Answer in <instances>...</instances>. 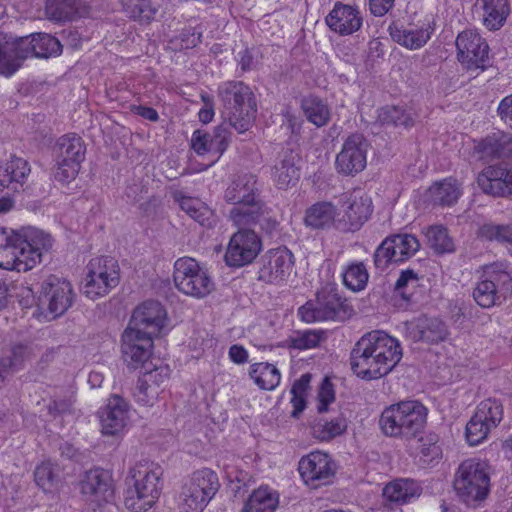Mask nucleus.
Returning a JSON list of instances; mask_svg holds the SVG:
<instances>
[{
	"label": "nucleus",
	"instance_id": "423d86ee",
	"mask_svg": "<svg viewBox=\"0 0 512 512\" xmlns=\"http://www.w3.org/2000/svg\"><path fill=\"white\" fill-rule=\"evenodd\" d=\"M220 488L216 472L209 468L197 470L185 481L178 497L182 512H203Z\"/></svg>",
	"mask_w": 512,
	"mask_h": 512
},
{
	"label": "nucleus",
	"instance_id": "ddd939ff",
	"mask_svg": "<svg viewBox=\"0 0 512 512\" xmlns=\"http://www.w3.org/2000/svg\"><path fill=\"white\" fill-rule=\"evenodd\" d=\"M294 263V255L287 247L270 249L258 262L257 280L265 284L281 286L291 275Z\"/></svg>",
	"mask_w": 512,
	"mask_h": 512
},
{
	"label": "nucleus",
	"instance_id": "1a4fd4ad",
	"mask_svg": "<svg viewBox=\"0 0 512 512\" xmlns=\"http://www.w3.org/2000/svg\"><path fill=\"white\" fill-rule=\"evenodd\" d=\"M351 307L335 290L322 289L316 299L306 302L298 310L301 319L307 323L317 321H344L351 315Z\"/></svg>",
	"mask_w": 512,
	"mask_h": 512
},
{
	"label": "nucleus",
	"instance_id": "473e14b6",
	"mask_svg": "<svg viewBox=\"0 0 512 512\" xmlns=\"http://www.w3.org/2000/svg\"><path fill=\"white\" fill-rule=\"evenodd\" d=\"M86 146L82 138L76 134L61 136L56 144V160L80 164L84 161Z\"/></svg>",
	"mask_w": 512,
	"mask_h": 512
},
{
	"label": "nucleus",
	"instance_id": "412c9836",
	"mask_svg": "<svg viewBox=\"0 0 512 512\" xmlns=\"http://www.w3.org/2000/svg\"><path fill=\"white\" fill-rule=\"evenodd\" d=\"M372 213V200L361 189L349 194L345 202L343 217L337 220L336 229L341 232L357 231Z\"/></svg>",
	"mask_w": 512,
	"mask_h": 512
},
{
	"label": "nucleus",
	"instance_id": "2f4dec72",
	"mask_svg": "<svg viewBox=\"0 0 512 512\" xmlns=\"http://www.w3.org/2000/svg\"><path fill=\"white\" fill-rule=\"evenodd\" d=\"M337 209L331 202H317L306 209L304 223L312 229H328L336 227Z\"/></svg>",
	"mask_w": 512,
	"mask_h": 512
},
{
	"label": "nucleus",
	"instance_id": "e2e57ef3",
	"mask_svg": "<svg viewBox=\"0 0 512 512\" xmlns=\"http://www.w3.org/2000/svg\"><path fill=\"white\" fill-rule=\"evenodd\" d=\"M334 399H335V394H334V390H333V385L327 378H325L322 381V384L320 386L319 393H318V400H319V404L317 406L318 412L323 413V412L327 411L328 405L330 403H332L334 401Z\"/></svg>",
	"mask_w": 512,
	"mask_h": 512
},
{
	"label": "nucleus",
	"instance_id": "a18cd8bd",
	"mask_svg": "<svg viewBox=\"0 0 512 512\" xmlns=\"http://www.w3.org/2000/svg\"><path fill=\"white\" fill-rule=\"evenodd\" d=\"M301 108L307 120L317 127L325 126L330 120L331 112L328 105L318 97L303 98Z\"/></svg>",
	"mask_w": 512,
	"mask_h": 512
},
{
	"label": "nucleus",
	"instance_id": "f03ea898",
	"mask_svg": "<svg viewBox=\"0 0 512 512\" xmlns=\"http://www.w3.org/2000/svg\"><path fill=\"white\" fill-rule=\"evenodd\" d=\"M53 246L50 234L34 227H25L8 234L0 231V268L28 271L42 262Z\"/></svg>",
	"mask_w": 512,
	"mask_h": 512
},
{
	"label": "nucleus",
	"instance_id": "f704fd0d",
	"mask_svg": "<svg viewBox=\"0 0 512 512\" xmlns=\"http://www.w3.org/2000/svg\"><path fill=\"white\" fill-rule=\"evenodd\" d=\"M28 161L17 156L0 165V187L8 188L10 185H22L30 174Z\"/></svg>",
	"mask_w": 512,
	"mask_h": 512
},
{
	"label": "nucleus",
	"instance_id": "b1692460",
	"mask_svg": "<svg viewBox=\"0 0 512 512\" xmlns=\"http://www.w3.org/2000/svg\"><path fill=\"white\" fill-rule=\"evenodd\" d=\"M99 418L103 435H120L129 420V405L121 396L113 395L108 399L106 406L100 410Z\"/></svg>",
	"mask_w": 512,
	"mask_h": 512
},
{
	"label": "nucleus",
	"instance_id": "79ce46f5",
	"mask_svg": "<svg viewBox=\"0 0 512 512\" xmlns=\"http://www.w3.org/2000/svg\"><path fill=\"white\" fill-rule=\"evenodd\" d=\"M483 23L491 31L499 30L510 14L508 0H481Z\"/></svg>",
	"mask_w": 512,
	"mask_h": 512
},
{
	"label": "nucleus",
	"instance_id": "dca6fc26",
	"mask_svg": "<svg viewBox=\"0 0 512 512\" xmlns=\"http://www.w3.org/2000/svg\"><path fill=\"white\" fill-rule=\"evenodd\" d=\"M459 62L467 70H484L490 65L489 46L474 30L461 32L456 39Z\"/></svg>",
	"mask_w": 512,
	"mask_h": 512
},
{
	"label": "nucleus",
	"instance_id": "0eeeda50",
	"mask_svg": "<svg viewBox=\"0 0 512 512\" xmlns=\"http://www.w3.org/2000/svg\"><path fill=\"white\" fill-rule=\"evenodd\" d=\"M454 488L467 505H474L485 500L490 492V475L487 464L477 459L463 461L457 469Z\"/></svg>",
	"mask_w": 512,
	"mask_h": 512
},
{
	"label": "nucleus",
	"instance_id": "5fc2aeb1",
	"mask_svg": "<svg viewBox=\"0 0 512 512\" xmlns=\"http://www.w3.org/2000/svg\"><path fill=\"white\" fill-rule=\"evenodd\" d=\"M477 415H473L466 424V439L471 446H475L483 442L493 429L488 426L482 419H477Z\"/></svg>",
	"mask_w": 512,
	"mask_h": 512
},
{
	"label": "nucleus",
	"instance_id": "c03bdc74",
	"mask_svg": "<svg viewBox=\"0 0 512 512\" xmlns=\"http://www.w3.org/2000/svg\"><path fill=\"white\" fill-rule=\"evenodd\" d=\"M250 377L263 390H274L280 383L281 374L273 364L260 362L250 366Z\"/></svg>",
	"mask_w": 512,
	"mask_h": 512
},
{
	"label": "nucleus",
	"instance_id": "6ab92c4d",
	"mask_svg": "<svg viewBox=\"0 0 512 512\" xmlns=\"http://www.w3.org/2000/svg\"><path fill=\"white\" fill-rule=\"evenodd\" d=\"M81 493L90 502L101 506L114 500L115 485L112 474L102 468L86 471L80 481Z\"/></svg>",
	"mask_w": 512,
	"mask_h": 512
},
{
	"label": "nucleus",
	"instance_id": "a878e982",
	"mask_svg": "<svg viewBox=\"0 0 512 512\" xmlns=\"http://www.w3.org/2000/svg\"><path fill=\"white\" fill-rule=\"evenodd\" d=\"M298 155L291 149H283L271 167V178L278 189L296 185L300 178Z\"/></svg>",
	"mask_w": 512,
	"mask_h": 512
},
{
	"label": "nucleus",
	"instance_id": "4d7b16f0",
	"mask_svg": "<svg viewBox=\"0 0 512 512\" xmlns=\"http://www.w3.org/2000/svg\"><path fill=\"white\" fill-rule=\"evenodd\" d=\"M420 445V459L424 463H431L438 460L442 456V449L438 444V436L436 434H429L425 438H419Z\"/></svg>",
	"mask_w": 512,
	"mask_h": 512
},
{
	"label": "nucleus",
	"instance_id": "6e6552de",
	"mask_svg": "<svg viewBox=\"0 0 512 512\" xmlns=\"http://www.w3.org/2000/svg\"><path fill=\"white\" fill-rule=\"evenodd\" d=\"M512 290V277L502 264L485 267L473 289V298L482 308L501 305Z\"/></svg>",
	"mask_w": 512,
	"mask_h": 512
},
{
	"label": "nucleus",
	"instance_id": "8fccbe9b",
	"mask_svg": "<svg viewBox=\"0 0 512 512\" xmlns=\"http://www.w3.org/2000/svg\"><path fill=\"white\" fill-rule=\"evenodd\" d=\"M478 236L487 241L512 244V225L494 222L484 223L478 230Z\"/></svg>",
	"mask_w": 512,
	"mask_h": 512
},
{
	"label": "nucleus",
	"instance_id": "e433bc0d",
	"mask_svg": "<svg viewBox=\"0 0 512 512\" xmlns=\"http://www.w3.org/2000/svg\"><path fill=\"white\" fill-rule=\"evenodd\" d=\"M172 197L192 219L203 226L211 225L212 211L199 199L186 196L180 190L173 191Z\"/></svg>",
	"mask_w": 512,
	"mask_h": 512
},
{
	"label": "nucleus",
	"instance_id": "cd10ccee",
	"mask_svg": "<svg viewBox=\"0 0 512 512\" xmlns=\"http://www.w3.org/2000/svg\"><path fill=\"white\" fill-rule=\"evenodd\" d=\"M21 37L0 33V74L12 76L25 61Z\"/></svg>",
	"mask_w": 512,
	"mask_h": 512
},
{
	"label": "nucleus",
	"instance_id": "aec40b11",
	"mask_svg": "<svg viewBox=\"0 0 512 512\" xmlns=\"http://www.w3.org/2000/svg\"><path fill=\"white\" fill-rule=\"evenodd\" d=\"M261 250L256 230H238L230 239L225 261L227 265L241 267L251 263Z\"/></svg>",
	"mask_w": 512,
	"mask_h": 512
},
{
	"label": "nucleus",
	"instance_id": "72a5a7b5",
	"mask_svg": "<svg viewBox=\"0 0 512 512\" xmlns=\"http://www.w3.org/2000/svg\"><path fill=\"white\" fill-rule=\"evenodd\" d=\"M477 148L484 155L493 158H506L512 155V134L498 131L482 139Z\"/></svg>",
	"mask_w": 512,
	"mask_h": 512
},
{
	"label": "nucleus",
	"instance_id": "13d9d810",
	"mask_svg": "<svg viewBox=\"0 0 512 512\" xmlns=\"http://www.w3.org/2000/svg\"><path fill=\"white\" fill-rule=\"evenodd\" d=\"M158 8L150 0H140L129 8L128 14L131 19L140 23H150L156 16Z\"/></svg>",
	"mask_w": 512,
	"mask_h": 512
},
{
	"label": "nucleus",
	"instance_id": "a211bd4d",
	"mask_svg": "<svg viewBox=\"0 0 512 512\" xmlns=\"http://www.w3.org/2000/svg\"><path fill=\"white\" fill-rule=\"evenodd\" d=\"M298 470L307 485L317 488L331 482L336 466L327 453L314 451L300 459Z\"/></svg>",
	"mask_w": 512,
	"mask_h": 512
},
{
	"label": "nucleus",
	"instance_id": "4be33fe9",
	"mask_svg": "<svg viewBox=\"0 0 512 512\" xmlns=\"http://www.w3.org/2000/svg\"><path fill=\"white\" fill-rule=\"evenodd\" d=\"M165 322L166 311L161 303L150 300L142 303L133 311L127 328L157 337L165 327Z\"/></svg>",
	"mask_w": 512,
	"mask_h": 512
},
{
	"label": "nucleus",
	"instance_id": "4468645a",
	"mask_svg": "<svg viewBox=\"0 0 512 512\" xmlns=\"http://www.w3.org/2000/svg\"><path fill=\"white\" fill-rule=\"evenodd\" d=\"M420 248L418 239L412 234H395L385 238L374 253L375 267L384 271L392 263L411 258Z\"/></svg>",
	"mask_w": 512,
	"mask_h": 512
},
{
	"label": "nucleus",
	"instance_id": "58836bf2",
	"mask_svg": "<svg viewBox=\"0 0 512 512\" xmlns=\"http://www.w3.org/2000/svg\"><path fill=\"white\" fill-rule=\"evenodd\" d=\"M34 481L45 493L57 491L61 485V469L58 464L43 461L35 467Z\"/></svg>",
	"mask_w": 512,
	"mask_h": 512
},
{
	"label": "nucleus",
	"instance_id": "7ed1b4c3",
	"mask_svg": "<svg viewBox=\"0 0 512 512\" xmlns=\"http://www.w3.org/2000/svg\"><path fill=\"white\" fill-rule=\"evenodd\" d=\"M427 409L418 401H401L386 407L379 425L389 437L411 440L420 436L426 424Z\"/></svg>",
	"mask_w": 512,
	"mask_h": 512
},
{
	"label": "nucleus",
	"instance_id": "393cba45",
	"mask_svg": "<svg viewBox=\"0 0 512 512\" xmlns=\"http://www.w3.org/2000/svg\"><path fill=\"white\" fill-rule=\"evenodd\" d=\"M224 200L235 206L253 204L260 199L258 178L252 173L236 175L224 191Z\"/></svg>",
	"mask_w": 512,
	"mask_h": 512
},
{
	"label": "nucleus",
	"instance_id": "864d4df0",
	"mask_svg": "<svg viewBox=\"0 0 512 512\" xmlns=\"http://www.w3.org/2000/svg\"><path fill=\"white\" fill-rule=\"evenodd\" d=\"M15 297L18 299L19 304L22 307L28 308L31 307L35 303V291L34 287L31 285L24 284H12L11 286H0V298Z\"/></svg>",
	"mask_w": 512,
	"mask_h": 512
},
{
	"label": "nucleus",
	"instance_id": "37998d69",
	"mask_svg": "<svg viewBox=\"0 0 512 512\" xmlns=\"http://www.w3.org/2000/svg\"><path fill=\"white\" fill-rule=\"evenodd\" d=\"M278 503V494L268 487L261 486L251 493L242 512H274Z\"/></svg>",
	"mask_w": 512,
	"mask_h": 512
},
{
	"label": "nucleus",
	"instance_id": "7c9ffc66",
	"mask_svg": "<svg viewBox=\"0 0 512 512\" xmlns=\"http://www.w3.org/2000/svg\"><path fill=\"white\" fill-rule=\"evenodd\" d=\"M421 494V487L413 480L398 479L383 489V497L390 505H402Z\"/></svg>",
	"mask_w": 512,
	"mask_h": 512
},
{
	"label": "nucleus",
	"instance_id": "de8ad7c7",
	"mask_svg": "<svg viewBox=\"0 0 512 512\" xmlns=\"http://www.w3.org/2000/svg\"><path fill=\"white\" fill-rule=\"evenodd\" d=\"M427 243L437 254L452 252L454 244L448 230L442 225L429 226L425 231Z\"/></svg>",
	"mask_w": 512,
	"mask_h": 512
},
{
	"label": "nucleus",
	"instance_id": "f8f14e48",
	"mask_svg": "<svg viewBox=\"0 0 512 512\" xmlns=\"http://www.w3.org/2000/svg\"><path fill=\"white\" fill-rule=\"evenodd\" d=\"M229 219L238 230H256V227L268 235L278 230L279 221L272 209L261 199L253 204L238 205L229 212Z\"/></svg>",
	"mask_w": 512,
	"mask_h": 512
},
{
	"label": "nucleus",
	"instance_id": "9b49d317",
	"mask_svg": "<svg viewBox=\"0 0 512 512\" xmlns=\"http://www.w3.org/2000/svg\"><path fill=\"white\" fill-rule=\"evenodd\" d=\"M173 280L180 292L198 299L209 295L214 288L207 271L191 257H182L175 261Z\"/></svg>",
	"mask_w": 512,
	"mask_h": 512
},
{
	"label": "nucleus",
	"instance_id": "6e6d98bb",
	"mask_svg": "<svg viewBox=\"0 0 512 512\" xmlns=\"http://www.w3.org/2000/svg\"><path fill=\"white\" fill-rule=\"evenodd\" d=\"M324 333L317 330H305L296 332L290 337V347L305 350L317 347L323 339Z\"/></svg>",
	"mask_w": 512,
	"mask_h": 512
},
{
	"label": "nucleus",
	"instance_id": "39448f33",
	"mask_svg": "<svg viewBox=\"0 0 512 512\" xmlns=\"http://www.w3.org/2000/svg\"><path fill=\"white\" fill-rule=\"evenodd\" d=\"M162 468L154 463L139 462L130 469L134 487L127 490L124 504L133 512H146L161 494Z\"/></svg>",
	"mask_w": 512,
	"mask_h": 512
},
{
	"label": "nucleus",
	"instance_id": "3c124183",
	"mask_svg": "<svg viewBox=\"0 0 512 512\" xmlns=\"http://www.w3.org/2000/svg\"><path fill=\"white\" fill-rule=\"evenodd\" d=\"M342 276L344 285L353 292L363 290L369 279L367 269L362 262L350 264Z\"/></svg>",
	"mask_w": 512,
	"mask_h": 512
},
{
	"label": "nucleus",
	"instance_id": "f257e3e1",
	"mask_svg": "<svg viewBox=\"0 0 512 512\" xmlns=\"http://www.w3.org/2000/svg\"><path fill=\"white\" fill-rule=\"evenodd\" d=\"M400 342L381 330L363 335L350 353L352 371L365 380L386 376L400 362Z\"/></svg>",
	"mask_w": 512,
	"mask_h": 512
},
{
	"label": "nucleus",
	"instance_id": "09e8293b",
	"mask_svg": "<svg viewBox=\"0 0 512 512\" xmlns=\"http://www.w3.org/2000/svg\"><path fill=\"white\" fill-rule=\"evenodd\" d=\"M346 428L347 423L343 416H337L331 420L320 419L312 427L314 436L322 441L341 435Z\"/></svg>",
	"mask_w": 512,
	"mask_h": 512
},
{
	"label": "nucleus",
	"instance_id": "4c0bfd02",
	"mask_svg": "<svg viewBox=\"0 0 512 512\" xmlns=\"http://www.w3.org/2000/svg\"><path fill=\"white\" fill-rule=\"evenodd\" d=\"M502 175H504L503 166L490 165L479 173L477 183L485 194L505 197L506 190Z\"/></svg>",
	"mask_w": 512,
	"mask_h": 512
},
{
	"label": "nucleus",
	"instance_id": "5701e85b",
	"mask_svg": "<svg viewBox=\"0 0 512 512\" xmlns=\"http://www.w3.org/2000/svg\"><path fill=\"white\" fill-rule=\"evenodd\" d=\"M155 336L126 328L122 334L121 351L124 362L131 369L143 366L150 358Z\"/></svg>",
	"mask_w": 512,
	"mask_h": 512
},
{
	"label": "nucleus",
	"instance_id": "2eb2a0df",
	"mask_svg": "<svg viewBox=\"0 0 512 512\" xmlns=\"http://www.w3.org/2000/svg\"><path fill=\"white\" fill-rule=\"evenodd\" d=\"M38 302L47 305L54 316H61L72 305L74 292L69 281L56 275L47 276L38 290Z\"/></svg>",
	"mask_w": 512,
	"mask_h": 512
},
{
	"label": "nucleus",
	"instance_id": "bb28decb",
	"mask_svg": "<svg viewBox=\"0 0 512 512\" xmlns=\"http://www.w3.org/2000/svg\"><path fill=\"white\" fill-rule=\"evenodd\" d=\"M362 23L363 18L357 8L340 2L334 5L326 17L328 27L341 36L351 35L358 31Z\"/></svg>",
	"mask_w": 512,
	"mask_h": 512
},
{
	"label": "nucleus",
	"instance_id": "bf43d9fd",
	"mask_svg": "<svg viewBox=\"0 0 512 512\" xmlns=\"http://www.w3.org/2000/svg\"><path fill=\"white\" fill-rule=\"evenodd\" d=\"M228 126H230L228 122L221 124L211 134V144L213 154L215 155V159L211 163L216 162L229 145L230 131Z\"/></svg>",
	"mask_w": 512,
	"mask_h": 512
},
{
	"label": "nucleus",
	"instance_id": "20e7f679",
	"mask_svg": "<svg viewBox=\"0 0 512 512\" xmlns=\"http://www.w3.org/2000/svg\"><path fill=\"white\" fill-rule=\"evenodd\" d=\"M218 97L230 127L244 133L252 126L257 112L255 96L242 81H227L218 87Z\"/></svg>",
	"mask_w": 512,
	"mask_h": 512
},
{
	"label": "nucleus",
	"instance_id": "a19ab883",
	"mask_svg": "<svg viewBox=\"0 0 512 512\" xmlns=\"http://www.w3.org/2000/svg\"><path fill=\"white\" fill-rule=\"evenodd\" d=\"M79 2V0H46L44 15L54 23L70 22L78 14Z\"/></svg>",
	"mask_w": 512,
	"mask_h": 512
},
{
	"label": "nucleus",
	"instance_id": "9d476101",
	"mask_svg": "<svg viewBox=\"0 0 512 512\" xmlns=\"http://www.w3.org/2000/svg\"><path fill=\"white\" fill-rule=\"evenodd\" d=\"M120 268L113 257L102 256L91 259L86 266L83 293L90 299L107 295L119 284Z\"/></svg>",
	"mask_w": 512,
	"mask_h": 512
},
{
	"label": "nucleus",
	"instance_id": "ea45409f",
	"mask_svg": "<svg viewBox=\"0 0 512 512\" xmlns=\"http://www.w3.org/2000/svg\"><path fill=\"white\" fill-rule=\"evenodd\" d=\"M429 199L435 206H452L461 195L460 185L455 179L448 178L429 188Z\"/></svg>",
	"mask_w": 512,
	"mask_h": 512
},
{
	"label": "nucleus",
	"instance_id": "c85d7f7f",
	"mask_svg": "<svg viewBox=\"0 0 512 512\" xmlns=\"http://www.w3.org/2000/svg\"><path fill=\"white\" fill-rule=\"evenodd\" d=\"M25 60L28 57L49 58L62 53V45L57 38L47 33H34L21 37Z\"/></svg>",
	"mask_w": 512,
	"mask_h": 512
},
{
	"label": "nucleus",
	"instance_id": "0e129e2a",
	"mask_svg": "<svg viewBox=\"0 0 512 512\" xmlns=\"http://www.w3.org/2000/svg\"><path fill=\"white\" fill-rule=\"evenodd\" d=\"M497 115L512 129V94L504 97L500 101L497 107Z\"/></svg>",
	"mask_w": 512,
	"mask_h": 512
},
{
	"label": "nucleus",
	"instance_id": "f3484780",
	"mask_svg": "<svg viewBox=\"0 0 512 512\" xmlns=\"http://www.w3.org/2000/svg\"><path fill=\"white\" fill-rule=\"evenodd\" d=\"M367 151L368 142L362 134L348 136L336 156L337 172L345 176H354L361 172L367 164Z\"/></svg>",
	"mask_w": 512,
	"mask_h": 512
},
{
	"label": "nucleus",
	"instance_id": "c9c22d12",
	"mask_svg": "<svg viewBox=\"0 0 512 512\" xmlns=\"http://www.w3.org/2000/svg\"><path fill=\"white\" fill-rule=\"evenodd\" d=\"M432 29L420 28V29H405L396 24L389 26V33L391 38L400 44L401 46L416 50L423 47L431 38Z\"/></svg>",
	"mask_w": 512,
	"mask_h": 512
},
{
	"label": "nucleus",
	"instance_id": "c756f323",
	"mask_svg": "<svg viewBox=\"0 0 512 512\" xmlns=\"http://www.w3.org/2000/svg\"><path fill=\"white\" fill-rule=\"evenodd\" d=\"M448 325L440 318L423 316L418 318L414 338L427 344H438L448 339Z\"/></svg>",
	"mask_w": 512,
	"mask_h": 512
},
{
	"label": "nucleus",
	"instance_id": "052dcab7",
	"mask_svg": "<svg viewBox=\"0 0 512 512\" xmlns=\"http://www.w3.org/2000/svg\"><path fill=\"white\" fill-rule=\"evenodd\" d=\"M81 165L72 162H62L56 160V170L54 172L55 180L62 183H69L79 173Z\"/></svg>",
	"mask_w": 512,
	"mask_h": 512
},
{
	"label": "nucleus",
	"instance_id": "680f3d73",
	"mask_svg": "<svg viewBox=\"0 0 512 512\" xmlns=\"http://www.w3.org/2000/svg\"><path fill=\"white\" fill-rule=\"evenodd\" d=\"M191 148L198 155L213 153L211 134L204 130H195L191 137Z\"/></svg>",
	"mask_w": 512,
	"mask_h": 512
},
{
	"label": "nucleus",
	"instance_id": "774afa93",
	"mask_svg": "<svg viewBox=\"0 0 512 512\" xmlns=\"http://www.w3.org/2000/svg\"><path fill=\"white\" fill-rule=\"evenodd\" d=\"M395 0H369L370 11L374 16L385 15L394 4Z\"/></svg>",
	"mask_w": 512,
	"mask_h": 512
},
{
	"label": "nucleus",
	"instance_id": "69168bd1",
	"mask_svg": "<svg viewBox=\"0 0 512 512\" xmlns=\"http://www.w3.org/2000/svg\"><path fill=\"white\" fill-rule=\"evenodd\" d=\"M144 375L146 376L147 381H149L152 384H155L156 386H159L166 379H168L169 369L167 366H160L156 367L153 370H146Z\"/></svg>",
	"mask_w": 512,
	"mask_h": 512
},
{
	"label": "nucleus",
	"instance_id": "338daca9",
	"mask_svg": "<svg viewBox=\"0 0 512 512\" xmlns=\"http://www.w3.org/2000/svg\"><path fill=\"white\" fill-rule=\"evenodd\" d=\"M418 281V277L413 270H405L402 271L399 278L395 283V290L399 292L403 297L404 293L402 290L408 286L409 283L416 284Z\"/></svg>",
	"mask_w": 512,
	"mask_h": 512
},
{
	"label": "nucleus",
	"instance_id": "49530a36",
	"mask_svg": "<svg viewBox=\"0 0 512 512\" xmlns=\"http://www.w3.org/2000/svg\"><path fill=\"white\" fill-rule=\"evenodd\" d=\"M477 419H482L488 426L495 429L503 419V405L500 400L487 398L481 401L474 413Z\"/></svg>",
	"mask_w": 512,
	"mask_h": 512
},
{
	"label": "nucleus",
	"instance_id": "603ef678",
	"mask_svg": "<svg viewBox=\"0 0 512 512\" xmlns=\"http://www.w3.org/2000/svg\"><path fill=\"white\" fill-rule=\"evenodd\" d=\"M378 120L382 124L411 127L413 118L410 113L399 106H385L378 111Z\"/></svg>",
	"mask_w": 512,
	"mask_h": 512
}]
</instances>
